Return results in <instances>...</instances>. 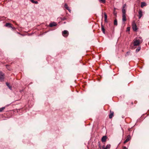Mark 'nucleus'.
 <instances>
[{
    "mask_svg": "<svg viewBox=\"0 0 149 149\" xmlns=\"http://www.w3.org/2000/svg\"><path fill=\"white\" fill-rule=\"evenodd\" d=\"M132 28L133 30L134 31H136L137 30L136 24H135L134 21H133L132 23Z\"/></svg>",
    "mask_w": 149,
    "mask_h": 149,
    "instance_id": "2",
    "label": "nucleus"
},
{
    "mask_svg": "<svg viewBox=\"0 0 149 149\" xmlns=\"http://www.w3.org/2000/svg\"><path fill=\"white\" fill-rule=\"evenodd\" d=\"M63 36L65 37H67L69 34L67 30H64L62 32Z\"/></svg>",
    "mask_w": 149,
    "mask_h": 149,
    "instance_id": "4",
    "label": "nucleus"
},
{
    "mask_svg": "<svg viewBox=\"0 0 149 149\" xmlns=\"http://www.w3.org/2000/svg\"><path fill=\"white\" fill-rule=\"evenodd\" d=\"M139 18L140 19L142 16V12L141 10H140L139 12Z\"/></svg>",
    "mask_w": 149,
    "mask_h": 149,
    "instance_id": "6",
    "label": "nucleus"
},
{
    "mask_svg": "<svg viewBox=\"0 0 149 149\" xmlns=\"http://www.w3.org/2000/svg\"><path fill=\"white\" fill-rule=\"evenodd\" d=\"M5 107H2L0 108V112H1L5 109Z\"/></svg>",
    "mask_w": 149,
    "mask_h": 149,
    "instance_id": "22",
    "label": "nucleus"
},
{
    "mask_svg": "<svg viewBox=\"0 0 149 149\" xmlns=\"http://www.w3.org/2000/svg\"><path fill=\"white\" fill-rule=\"evenodd\" d=\"M64 7H65L67 10H68L70 12L71 11V10L68 7V5L67 4L65 3L64 5Z\"/></svg>",
    "mask_w": 149,
    "mask_h": 149,
    "instance_id": "11",
    "label": "nucleus"
},
{
    "mask_svg": "<svg viewBox=\"0 0 149 149\" xmlns=\"http://www.w3.org/2000/svg\"><path fill=\"white\" fill-rule=\"evenodd\" d=\"M140 49H141V47H138V48L136 49V52H138L139 51H140Z\"/></svg>",
    "mask_w": 149,
    "mask_h": 149,
    "instance_id": "20",
    "label": "nucleus"
},
{
    "mask_svg": "<svg viewBox=\"0 0 149 149\" xmlns=\"http://www.w3.org/2000/svg\"><path fill=\"white\" fill-rule=\"evenodd\" d=\"M122 13L123 14H126V10L125 8H123Z\"/></svg>",
    "mask_w": 149,
    "mask_h": 149,
    "instance_id": "16",
    "label": "nucleus"
},
{
    "mask_svg": "<svg viewBox=\"0 0 149 149\" xmlns=\"http://www.w3.org/2000/svg\"><path fill=\"white\" fill-rule=\"evenodd\" d=\"M127 31H129L130 30V28L129 27H127Z\"/></svg>",
    "mask_w": 149,
    "mask_h": 149,
    "instance_id": "24",
    "label": "nucleus"
},
{
    "mask_svg": "<svg viewBox=\"0 0 149 149\" xmlns=\"http://www.w3.org/2000/svg\"><path fill=\"white\" fill-rule=\"evenodd\" d=\"M123 149H127V147L125 146H124L123 147Z\"/></svg>",
    "mask_w": 149,
    "mask_h": 149,
    "instance_id": "25",
    "label": "nucleus"
},
{
    "mask_svg": "<svg viewBox=\"0 0 149 149\" xmlns=\"http://www.w3.org/2000/svg\"><path fill=\"white\" fill-rule=\"evenodd\" d=\"M114 25H117V20L116 19H115L114 20Z\"/></svg>",
    "mask_w": 149,
    "mask_h": 149,
    "instance_id": "18",
    "label": "nucleus"
},
{
    "mask_svg": "<svg viewBox=\"0 0 149 149\" xmlns=\"http://www.w3.org/2000/svg\"><path fill=\"white\" fill-rule=\"evenodd\" d=\"M12 28V29H15V27H12V28Z\"/></svg>",
    "mask_w": 149,
    "mask_h": 149,
    "instance_id": "28",
    "label": "nucleus"
},
{
    "mask_svg": "<svg viewBox=\"0 0 149 149\" xmlns=\"http://www.w3.org/2000/svg\"><path fill=\"white\" fill-rule=\"evenodd\" d=\"M111 145L110 144H108L107 145L106 148L108 149V148H110Z\"/></svg>",
    "mask_w": 149,
    "mask_h": 149,
    "instance_id": "23",
    "label": "nucleus"
},
{
    "mask_svg": "<svg viewBox=\"0 0 149 149\" xmlns=\"http://www.w3.org/2000/svg\"><path fill=\"white\" fill-rule=\"evenodd\" d=\"M131 139V136L130 135H129L127 136V138L126 140L124 141V143H125L128 141H129Z\"/></svg>",
    "mask_w": 149,
    "mask_h": 149,
    "instance_id": "5",
    "label": "nucleus"
},
{
    "mask_svg": "<svg viewBox=\"0 0 149 149\" xmlns=\"http://www.w3.org/2000/svg\"><path fill=\"white\" fill-rule=\"evenodd\" d=\"M4 74L1 72H0V81H4Z\"/></svg>",
    "mask_w": 149,
    "mask_h": 149,
    "instance_id": "3",
    "label": "nucleus"
},
{
    "mask_svg": "<svg viewBox=\"0 0 149 149\" xmlns=\"http://www.w3.org/2000/svg\"><path fill=\"white\" fill-rule=\"evenodd\" d=\"M122 20L123 22H125L126 20V14H123L122 15Z\"/></svg>",
    "mask_w": 149,
    "mask_h": 149,
    "instance_id": "7",
    "label": "nucleus"
},
{
    "mask_svg": "<svg viewBox=\"0 0 149 149\" xmlns=\"http://www.w3.org/2000/svg\"><path fill=\"white\" fill-rule=\"evenodd\" d=\"M6 84L7 86L9 87V88L10 89V90H11L12 89L11 87L10 86V84L9 83H6Z\"/></svg>",
    "mask_w": 149,
    "mask_h": 149,
    "instance_id": "17",
    "label": "nucleus"
},
{
    "mask_svg": "<svg viewBox=\"0 0 149 149\" xmlns=\"http://www.w3.org/2000/svg\"><path fill=\"white\" fill-rule=\"evenodd\" d=\"M101 29L103 33L104 34L105 33V29L104 26H103L102 25H101Z\"/></svg>",
    "mask_w": 149,
    "mask_h": 149,
    "instance_id": "14",
    "label": "nucleus"
},
{
    "mask_svg": "<svg viewBox=\"0 0 149 149\" xmlns=\"http://www.w3.org/2000/svg\"><path fill=\"white\" fill-rule=\"evenodd\" d=\"M56 25V24L55 22H53V23H51L49 26L50 27H52L53 26H55Z\"/></svg>",
    "mask_w": 149,
    "mask_h": 149,
    "instance_id": "9",
    "label": "nucleus"
},
{
    "mask_svg": "<svg viewBox=\"0 0 149 149\" xmlns=\"http://www.w3.org/2000/svg\"><path fill=\"white\" fill-rule=\"evenodd\" d=\"M5 26L7 27L8 26L10 28H12L11 26V24L9 23H7L5 24Z\"/></svg>",
    "mask_w": 149,
    "mask_h": 149,
    "instance_id": "10",
    "label": "nucleus"
},
{
    "mask_svg": "<svg viewBox=\"0 0 149 149\" xmlns=\"http://www.w3.org/2000/svg\"><path fill=\"white\" fill-rule=\"evenodd\" d=\"M107 139V137L106 136H103L102 138V142H105Z\"/></svg>",
    "mask_w": 149,
    "mask_h": 149,
    "instance_id": "8",
    "label": "nucleus"
},
{
    "mask_svg": "<svg viewBox=\"0 0 149 149\" xmlns=\"http://www.w3.org/2000/svg\"><path fill=\"white\" fill-rule=\"evenodd\" d=\"M113 112H111V113L109 115V118H111L113 116Z\"/></svg>",
    "mask_w": 149,
    "mask_h": 149,
    "instance_id": "13",
    "label": "nucleus"
},
{
    "mask_svg": "<svg viewBox=\"0 0 149 149\" xmlns=\"http://www.w3.org/2000/svg\"><path fill=\"white\" fill-rule=\"evenodd\" d=\"M30 1H31V0H30Z\"/></svg>",
    "mask_w": 149,
    "mask_h": 149,
    "instance_id": "30",
    "label": "nucleus"
},
{
    "mask_svg": "<svg viewBox=\"0 0 149 149\" xmlns=\"http://www.w3.org/2000/svg\"><path fill=\"white\" fill-rule=\"evenodd\" d=\"M126 6V4H124L123 6V8H125Z\"/></svg>",
    "mask_w": 149,
    "mask_h": 149,
    "instance_id": "26",
    "label": "nucleus"
},
{
    "mask_svg": "<svg viewBox=\"0 0 149 149\" xmlns=\"http://www.w3.org/2000/svg\"><path fill=\"white\" fill-rule=\"evenodd\" d=\"M99 147L100 148H101V147H100V144H99Z\"/></svg>",
    "mask_w": 149,
    "mask_h": 149,
    "instance_id": "29",
    "label": "nucleus"
},
{
    "mask_svg": "<svg viewBox=\"0 0 149 149\" xmlns=\"http://www.w3.org/2000/svg\"><path fill=\"white\" fill-rule=\"evenodd\" d=\"M99 1L103 3H105V0H99Z\"/></svg>",
    "mask_w": 149,
    "mask_h": 149,
    "instance_id": "21",
    "label": "nucleus"
},
{
    "mask_svg": "<svg viewBox=\"0 0 149 149\" xmlns=\"http://www.w3.org/2000/svg\"><path fill=\"white\" fill-rule=\"evenodd\" d=\"M146 4L145 2H142L141 3V8L143 7L144 6H145Z\"/></svg>",
    "mask_w": 149,
    "mask_h": 149,
    "instance_id": "12",
    "label": "nucleus"
},
{
    "mask_svg": "<svg viewBox=\"0 0 149 149\" xmlns=\"http://www.w3.org/2000/svg\"><path fill=\"white\" fill-rule=\"evenodd\" d=\"M134 46H138L141 43L143 42V40L141 38H135L134 40Z\"/></svg>",
    "mask_w": 149,
    "mask_h": 149,
    "instance_id": "1",
    "label": "nucleus"
},
{
    "mask_svg": "<svg viewBox=\"0 0 149 149\" xmlns=\"http://www.w3.org/2000/svg\"><path fill=\"white\" fill-rule=\"evenodd\" d=\"M104 21L105 22H107V15L105 13H104Z\"/></svg>",
    "mask_w": 149,
    "mask_h": 149,
    "instance_id": "15",
    "label": "nucleus"
},
{
    "mask_svg": "<svg viewBox=\"0 0 149 149\" xmlns=\"http://www.w3.org/2000/svg\"><path fill=\"white\" fill-rule=\"evenodd\" d=\"M31 2L33 3H35V4L38 3V2L37 1H35L33 0H31Z\"/></svg>",
    "mask_w": 149,
    "mask_h": 149,
    "instance_id": "19",
    "label": "nucleus"
},
{
    "mask_svg": "<svg viewBox=\"0 0 149 149\" xmlns=\"http://www.w3.org/2000/svg\"><path fill=\"white\" fill-rule=\"evenodd\" d=\"M102 148H103V149H107L106 147L104 148V146H103Z\"/></svg>",
    "mask_w": 149,
    "mask_h": 149,
    "instance_id": "27",
    "label": "nucleus"
}]
</instances>
